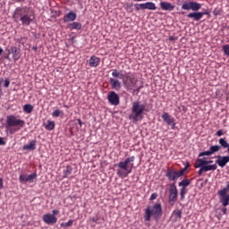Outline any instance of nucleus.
Returning <instances> with one entry per match:
<instances>
[{"mask_svg": "<svg viewBox=\"0 0 229 229\" xmlns=\"http://www.w3.org/2000/svg\"><path fill=\"white\" fill-rule=\"evenodd\" d=\"M13 17L16 21H21L22 26H30L33 22V19H35V13L28 6L17 7Z\"/></svg>", "mask_w": 229, "mask_h": 229, "instance_id": "nucleus-1", "label": "nucleus"}, {"mask_svg": "<svg viewBox=\"0 0 229 229\" xmlns=\"http://www.w3.org/2000/svg\"><path fill=\"white\" fill-rule=\"evenodd\" d=\"M131 110V114L129 115V119L132 121V123H139V121H142L144 112H148V109H146V104H142L140 101L132 102Z\"/></svg>", "mask_w": 229, "mask_h": 229, "instance_id": "nucleus-2", "label": "nucleus"}, {"mask_svg": "<svg viewBox=\"0 0 229 229\" xmlns=\"http://www.w3.org/2000/svg\"><path fill=\"white\" fill-rule=\"evenodd\" d=\"M135 162V156L127 157L124 161L118 163L119 169L116 172L119 178H126L133 169V163ZM131 164V165H130ZM130 165V167L128 166Z\"/></svg>", "mask_w": 229, "mask_h": 229, "instance_id": "nucleus-3", "label": "nucleus"}, {"mask_svg": "<svg viewBox=\"0 0 229 229\" xmlns=\"http://www.w3.org/2000/svg\"><path fill=\"white\" fill-rule=\"evenodd\" d=\"M113 78H118V80H123V85L126 87L127 90H131L135 85H137V79L135 75L131 73H121L117 70H112Z\"/></svg>", "mask_w": 229, "mask_h": 229, "instance_id": "nucleus-4", "label": "nucleus"}, {"mask_svg": "<svg viewBox=\"0 0 229 229\" xmlns=\"http://www.w3.org/2000/svg\"><path fill=\"white\" fill-rule=\"evenodd\" d=\"M214 164L212 160H207V158H197L194 163L195 169H199L198 174L201 176L203 173H208V171H216L217 169V165Z\"/></svg>", "mask_w": 229, "mask_h": 229, "instance_id": "nucleus-5", "label": "nucleus"}, {"mask_svg": "<svg viewBox=\"0 0 229 229\" xmlns=\"http://www.w3.org/2000/svg\"><path fill=\"white\" fill-rule=\"evenodd\" d=\"M151 217H154L156 221H158L160 217H162V204L160 203H156L151 206H148L145 208V215H144V219L145 221H151Z\"/></svg>", "mask_w": 229, "mask_h": 229, "instance_id": "nucleus-6", "label": "nucleus"}, {"mask_svg": "<svg viewBox=\"0 0 229 229\" xmlns=\"http://www.w3.org/2000/svg\"><path fill=\"white\" fill-rule=\"evenodd\" d=\"M6 124L9 128H13V129H9V132L11 134H13L16 131H19V130H21V128H24L26 122L24 120L19 118V116L11 114V115L7 116Z\"/></svg>", "mask_w": 229, "mask_h": 229, "instance_id": "nucleus-7", "label": "nucleus"}, {"mask_svg": "<svg viewBox=\"0 0 229 229\" xmlns=\"http://www.w3.org/2000/svg\"><path fill=\"white\" fill-rule=\"evenodd\" d=\"M178 201V188L176 183H171L169 188L168 203L171 207H174V203Z\"/></svg>", "mask_w": 229, "mask_h": 229, "instance_id": "nucleus-8", "label": "nucleus"}, {"mask_svg": "<svg viewBox=\"0 0 229 229\" xmlns=\"http://www.w3.org/2000/svg\"><path fill=\"white\" fill-rule=\"evenodd\" d=\"M184 173H185V168L181 169L179 172L173 168H168L166 171V177L171 182H176V180H178L180 176H183Z\"/></svg>", "mask_w": 229, "mask_h": 229, "instance_id": "nucleus-9", "label": "nucleus"}, {"mask_svg": "<svg viewBox=\"0 0 229 229\" xmlns=\"http://www.w3.org/2000/svg\"><path fill=\"white\" fill-rule=\"evenodd\" d=\"M182 10H192V12H198V10H201V4L194 1H185L182 5Z\"/></svg>", "mask_w": 229, "mask_h": 229, "instance_id": "nucleus-10", "label": "nucleus"}, {"mask_svg": "<svg viewBox=\"0 0 229 229\" xmlns=\"http://www.w3.org/2000/svg\"><path fill=\"white\" fill-rule=\"evenodd\" d=\"M135 10L136 12H139L140 10H157V4L153 2H147L143 4H135Z\"/></svg>", "mask_w": 229, "mask_h": 229, "instance_id": "nucleus-11", "label": "nucleus"}, {"mask_svg": "<svg viewBox=\"0 0 229 229\" xmlns=\"http://www.w3.org/2000/svg\"><path fill=\"white\" fill-rule=\"evenodd\" d=\"M218 196H220V203H222L223 207H228L229 205V194L228 189L224 188L217 192Z\"/></svg>", "mask_w": 229, "mask_h": 229, "instance_id": "nucleus-12", "label": "nucleus"}, {"mask_svg": "<svg viewBox=\"0 0 229 229\" xmlns=\"http://www.w3.org/2000/svg\"><path fill=\"white\" fill-rule=\"evenodd\" d=\"M179 187H182L180 190L181 200L185 199V194H187V187L191 185V181L189 179H183L178 183Z\"/></svg>", "mask_w": 229, "mask_h": 229, "instance_id": "nucleus-13", "label": "nucleus"}, {"mask_svg": "<svg viewBox=\"0 0 229 229\" xmlns=\"http://www.w3.org/2000/svg\"><path fill=\"white\" fill-rule=\"evenodd\" d=\"M107 100L113 106H117L121 103L119 95L115 91H110L107 95Z\"/></svg>", "mask_w": 229, "mask_h": 229, "instance_id": "nucleus-14", "label": "nucleus"}, {"mask_svg": "<svg viewBox=\"0 0 229 229\" xmlns=\"http://www.w3.org/2000/svg\"><path fill=\"white\" fill-rule=\"evenodd\" d=\"M161 117L168 126H171L172 130H176V122L173 115L169 114V113H164Z\"/></svg>", "mask_w": 229, "mask_h": 229, "instance_id": "nucleus-15", "label": "nucleus"}, {"mask_svg": "<svg viewBox=\"0 0 229 229\" xmlns=\"http://www.w3.org/2000/svg\"><path fill=\"white\" fill-rule=\"evenodd\" d=\"M43 221L46 225H55L57 223L58 218H56V216L48 213L43 216Z\"/></svg>", "mask_w": 229, "mask_h": 229, "instance_id": "nucleus-16", "label": "nucleus"}, {"mask_svg": "<svg viewBox=\"0 0 229 229\" xmlns=\"http://www.w3.org/2000/svg\"><path fill=\"white\" fill-rule=\"evenodd\" d=\"M229 162V156H216V164L219 165V167H226V164Z\"/></svg>", "mask_w": 229, "mask_h": 229, "instance_id": "nucleus-17", "label": "nucleus"}, {"mask_svg": "<svg viewBox=\"0 0 229 229\" xmlns=\"http://www.w3.org/2000/svg\"><path fill=\"white\" fill-rule=\"evenodd\" d=\"M19 180L21 183H22V182H30V183H33V181L37 180V173H33L28 176H26V174H21Z\"/></svg>", "mask_w": 229, "mask_h": 229, "instance_id": "nucleus-18", "label": "nucleus"}, {"mask_svg": "<svg viewBox=\"0 0 229 229\" xmlns=\"http://www.w3.org/2000/svg\"><path fill=\"white\" fill-rule=\"evenodd\" d=\"M9 53L13 55V60L17 62L21 58V48L17 47H11Z\"/></svg>", "mask_w": 229, "mask_h": 229, "instance_id": "nucleus-19", "label": "nucleus"}, {"mask_svg": "<svg viewBox=\"0 0 229 229\" xmlns=\"http://www.w3.org/2000/svg\"><path fill=\"white\" fill-rule=\"evenodd\" d=\"M159 6L161 10H164L165 12H173L175 7L174 4L165 1H161Z\"/></svg>", "mask_w": 229, "mask_h": 229, "instance_id": "nucleus-20", "label": "nucleus"}, {"mask_svg": "<svg viewBox=\"0 0 229 229\" xmlns=\"http://www.w3.org/2000/svg\"><path fill=\"white\" fill-rule=\"evenodd\" d=\"M188 19H193L196 22L203 19V13L201 12H193L187 14Z\"/></svg>", "mask_w": 229, "mask_h": 229, "instance_id": "nucleus-21", "label": "nucleus"}, {"mask_svg": "<svg viewBox=\"0 0 229 229\" xmlns=\"http://www.w3.org/2000/svg\"><path fill=\"white\" fill-rule=\"evenodd\" d=\"M109 83H110L112 89H114V90H121V87H123V85L117 79L110 78Z\"/></svg>", "mask_w": 229, "mask_h": 229, "instance_id": "nucleus-22", "label": "nucleus"}, {"mask_svg": "<svg viewBox=\"0 0 229 229\" xmlns=\"http://www.w3.org/2000/svg\"><path fill=\"white\" fill-rule=\"evenodd\" d=\"M76 17H78L76 13L71 11L70 13L64 15V22H72V21H76Z\"/></svg>", "mask_w": 229, "mask_h": 229, "instance_id": "nucleus-23", "label": "nucleus"}, {"mask_svg": "<svg viewBox=\"0 0 229 229\" xmlns=\"http://www.w3.org/2000/svg\"><path fill=\"white\" fill-rule=\"evenodd\" d=\"M22 149L24 151H34V149H37V140H33L30 144L24 145Z\"/></svg>", "mask_w": 229, "mask_h": 229, "instance_id": "nucleus-24", "label": "nucleus"}, {"mask_svg": "<svg viewBox=\"0 0 229 229\" xmlns=\"http://www.w3.org/2000/svg\"><path fill=\"white\" fill-rule=\"evenodd\" d=\"M100 59L96 55H91L89 60V67H98L99 65Z\"/></svg>", "mask_w": 229, "mask_h": 229, "instance_id": "nucleus-25", "label": "nucleus"}, {"mask_svg": "<svg viewBox=\"0 0 229 229\" xmlns=\"http://www.w3.org/2000/svg\"><path fill=\"white\" fill-rule=\"evenodd\" d=\"M69 30H81V23L78 21H73L68 25Z\"/></svg>", "mask_w": 229, "mask_h": 229, "instance_id": "nucleus-26", "label": "nucleus"}, {"mask_svg": "<svg viewBox=\"0 0 229 229\" xmlns=\"http://www.w3.org/2000/svg\"><path fill=\"white\" fill-rule=\"evenodd\" d=\"M63 173H64V178H67V176H70V174H72V166L66 165Z\"/></svg>", "mask_w": 229, "mask_h": 229, "instance_id": "nucleus-27", "label": "nucleus"}, {"mask_svg": "<svg viewBox=\"0 0 229 229\" xmlns=\"http://www.w3.org/2000/svg\"><path fill=\"white\" fill-rule=\"evenodd\" d=\"M173 217H174L175 221H180L182 219V210L176 209L173 211Z\"/></svg>", "mask_w": 229, "mask_h": 229, "instance_id": "nucleus-28", "label": "nucleus"}, {"mask_svg": "<svg viewBox=\"0 0 229 229\" xmlns=\"http://www.w3.org/2000/svg\"><path fill=\"white\" fill-rule=\"evenodd\" d=\"M23 112L25 114H31L33 112V106L31 104H26L23 106Z\"/></svg>", "mask_w": 229, "mask_h": 229, "instance_id": "nucleus-29", "label": "nucleus"}, {"mask_svg": "<svg viewBox=\"0 0 229 229\" xmlns=\"http://www.w3.org/2000/svg\"><path fill=\"white\" fill-rule=\"evenodd\" d=\"M220 149H221V146L219 145H212L209 147V151L211 152V155L217 153V151H220Z\"/></svg>", "mask_w": 229, "mask_h": 229, "instance_id": "nucleus-30", "label": "nucleus"}, {"mask_svg": "<svg viewBox=\"0 0 229 229\" xmlns=\"http://www.w3.org/2000/svg\"><path fill=\"white\" fill-rule=\"evenodd\" d=\"M46 130H49L51 131L52 130H55V122L53 121H47V124L45 126Z\"/></svg>", "mask_w": 229, "mask_h": 229, "instance_id": "nucleus-31", "label": "nucleus"}, {"mask_svg": "<svg viewBox=\"0 0 229 229\" xmlns=\"http://www.w3.org/2000/svg\"><path fill=\"white\" fill-rule=\"evenodd\" d=\"M133 4H130V3H127L125 4V10L126 12H128L129 13H131V12H133Z\"/></svg>", "mask_w": 229, "mask_h": 229, "instance_id": "nucleus-32", "label": "nucleus"}, {"mask_svg": "<svg viewBox=\"0 0 229 229\" xmlns=\"http://www.w3.org/2000/svg\"><path fill=\"white\" fill-rule=\"evenodd\" d=\"M211 155H212V152H210V149H208L207 151L200 152L199 154V158H200V157H210Z\"/></svg>", "mask_w": 229, "mask_h": 229, "instance_id": "nucleus-33", "label": "nucleus"}, {"mask_svg": "<svg viewBox=\"0 0 229 229\" xmlns=\"http://www.w3.org/2000/svg\"><path fill=\"white\" fill-rule=\"evenodd\" d=\"M74 223V220L70 219L68 222L66 223H62L61 226L64 227V228H69L72 224Z\"/></svg>", "mask_w": 229, "mask_h": 229, "instance_id": "nucleus-34", "label": "nucleus"}, {"mask_svg": "<svg viewBox=\"0 0 229 229\" xmlns=\"http://www.w3.org/2000/svg\"><path fill=\"white\" fill-rule=\"evenodd\" d=\"M53 117H60V115H64V112L60 111L59 109H56L52 114Z\"/></svg>", "mask_w": 229, "mask_h": 229, "instance_id": "nucleus-35", "label": "nucleus"}, {"mask_svg": "<svg viewBox=\"0 0 229 229\" xmlns=\"http://www.w3.org/2000/svg\"><path fill=\"white\" fill-rule=\"evenodd\" d=\"M223 11H221V9L219 8H215L213 11V15H215V17H217V15H221Z\"/></svg>", "mask_w": 229, "mask_h": 229, "instance_id": "nucleus-36", "label": "nucleus"}, {"mask_svg": "<svg viewBox=\"0 0 229 229\" xmlns=\"http://www.w3.org/2000/svg\"><path fill=\"white\" fill-rule=\"evenodd\" d=\"M223 51L225 53V55H226L227 56H229V46L228 45H225L223 47Z\"/></svg>", "mask_w": 229, "mask_h": 229, "instance_id": "nucleus-37", "label": "nucleus"}, {"mask_svg": "<svg viewBox=\"0 0 229 229\" xmlns=\"http://www.w3.org/2000/svg\"><path fill=\"white\" fill-rule=\"evenodd\" d=\"M157 198H158V194L157 192H154L151 194L149 199H150V201H153V200L157 199Z\"/></svg>", "mask_w": 229, "mask_h": 229, "instance_id": "nucleus-38", "label": "nucleus"}, {"mask_svg": "<svg viewBox=\"0 0 229 229\" xmlns=\"http://www.w3.org/2000/svg\"><path fill=\"white\" fill-rule=\"evenodd\" d=\"M3 81H4V80L3 78H0V98L1 96H3V89L1 88V85H3Z\"/></svg>", "mask_w": 229, "mask_h": 229, "instance_id": "nucleus-39", "label": "nucleus"}, {"mask_svg": "<svg viewBox=\"0 0 229 229\" xmlns=\"http://www.w3.org/2000/svg\"><path fill=\"white\" fill-rule=\"evenodd\" d=\"M4 87H5V89H8L10 87V80L6 79L4 81Z\"/></svg>", "mask_w": 229, "mask_h": 229, "instance_id": "nucleus-40", "label": "nucleus"}, {"mask_svg": "<svg viewBox=\"0 0 229 229\" xmlns=\"http://www.w3.org/2000/svg\"><path fill=\"white\" fill-rule=\"evenodd\" d=\"M6 141H4V139L3 137H0V146H5Z\"/></svg>", "mask_w": 229, "mask_h": 229, "instance_id": "nucleus-41", "label": "nucleus"}, {"mask_svg": "<svg viewBox=\"0 0 229 229\" xmlns=\"http://www.w3.org/2000/svg\"><path fill=\"white\" fill-rule=\"evenodd\" d=\"M216 136H217V137L223 136V130H218V131H216Z\"/></svg>", "mask_w": 229, "mask_h": 229, "instance_id": "nucleus-42", "label": "nucleus"}, {"mask_svg": "<svg viewBox=\"0 0 229 229\" xmlns=\"http://www.w3.org/2000/svg\"><path fill=\"white\" fill-rule=\"evenodd\" d=\"M53 216H58V214H60V211H58L57 209H54L53 211Z\"/></svg>", "mask_w": 229, "mask_h": 229, "instance_id": "nucleus-43", "label": "nucleus"}, {"mask_svg": "<svg viewBox=\"0 0 229 229\" xmlns=\"http://www.w3.org/2000/svg\"><path fill=\"white\" fill-rule=\"evenodd\" d=\"M3 178H0V189H4Z\"/></svg>", "mask_w": 229, "mask_h": 229, "instance_id": "nucleus-44", "label": "nucleus"}, {"mask_svg": "<svg viewBox=\"0 0 229 229\" xmlns=\"http://www.w3.org/2000/svg\"><path fill=\"white\" fill-rule=\"evenodd\" d=\"M77 121H78L80 126H83V122H81V119H78Z\"/></svg>", "mask_w": 229, "mask_h": 229, "instance_id": "nucleus-45", "label": "nucleus"}, {"mask_svg": "<svg viewBox=\"0 0 229 229\" xmlns=\"http://www.w3.org/2000/svg\"><path fill=\"white\" fill-rule=\"evenodd\" d=\"M15 1V3H24V1H26V0H14Z\"/></svg>", "mask_w": 229, "mask_h": 229, "instance_id": "nucleus-46", "label": "nucleus"}, {"mask_svg": "<svg viewBox=\"0 0 229 229\" xmlns=\"http://www.w3.org/2000/svg\"><path fill=\"white\" fill-rule=\"evenodd\" d=\"M191 167V164L187 163L186 166L184 167L185 171H187V168Z\"/></svg>", "mask_w": 229, "mask_h": 229, "instance_id": "nucleus-47", "label": "nucleus"}, {"mask_svg": "<svg viewBox=\"0 0 229 229\" xmlns=\"http://www.w3.org/2000/svg\"><path fill=\"white\" fill-rule=\"evenodd\" d=\"M91 221L93 222V223H98V218H91Z\"/></svg>", "mask_w": 229, "mask_h": 229, "instance_id": "nucleus-48", "label": "nucleus"}, {"mask_svg": "<svg viewBox=\"0 0 229 229\" xmlns=\"http://www.w3.org/2000/svg\"><path fill=\"white\" fill-rule=\"evenodd\" d=\"M222 212H223V214H226V208H224L222 209Z\"/></svg>", "mask_w": 229, "mask_h": 229, "instance_id": "nucleus-49", "label": "nucleus"}, {"mask_svg": "<svg viewBox=\"0 0 229 229\" xmlns=\"http://www.w3.org/2000/svg\"><path fill=\"white\" fill-rule=\"evenodd\" d=\"M134 92H140V88H138L137 89H134Z\"/></svg>", "mask_w": 229, "mask_h": 229, "instance_id": "nucleus-50", "label": "nucleus"}, {"mask_svg": "<svg viewBox=\"0 0 229 229\" xmlns=\"http://www.w3.org/2000/svg\"><path fill=\"white\" fill-rule=\"evenodd\" d=\"M201 13H203V15H208V12H204V13L201 12Z\"/></svg>", "mask_w": 229, "mask_h": 229, "instance_id": "nucleus-51", "label": "nucleus"}, {"mask_svg": "<svg viewBox=\"0 0 229 229\" xmlns=\"http://www.w3.org/2000/svg\"><path fill=\"white\" fill-rule=\"evenodd\" d=\"M3 55V49L0 47V56Z\"/></svg>", "mask_w": 229, "mask_h": 229, "instance_id": "nucleus-52", "label": "nucleus"}, {"mask_svg": "<svg viewBox=\"0 0 229 229\" xmlns=\"http://www.w3.org/2000/svg\"><path fill=\"white\" fill-rule=\"evenodd\" d=\"M169 40H174V38L173 37H170Z\"/></svg>", "mask_w": 229, "mask_h": 229, "instance_id": "nucleus-53", "label": "nucleus"}, {"mask_svg": "<svg viewBox=\"0 0 229 229\" xmlns=\"http://www.w3.org/2000/svg\"><path fill=\"white\" fill-rule=\"evenodd\" d=\"M64 108H69V106H64Z\"/></svg>", "mask_w": 229, "mask_h": 229, "instance_id": "nucleus-54", "label": "nucleus"}, {"mask_svg": "<svg viewBox=\"0 0 229 229\" xmlns=\"http://www.w3.org/2000/svg\"><path fill=\"white\" fill-rule=\"evenodd\" d=\"M226 189H227V191L229 190V184H227V188Z\"/></svg>", "mask_w": 229, "mask_h": 229, "instance_id": "nucleus-55", "label": "nucleus"}, {"mask_svg": "<svg viewBox=\"0 0 229 229\" xmlns=\"http://www.w3.org/2000/svg\"><path fill=\"white\" fill-rule=\"evenodd\" d=\"M5 58L8 60V58H10V56L7 55Z\"/></svg>", "mask_w": 229, "mask_h": 229, "instance_id": "nucleus-56", "label": "nucleus"}]
</instances>
